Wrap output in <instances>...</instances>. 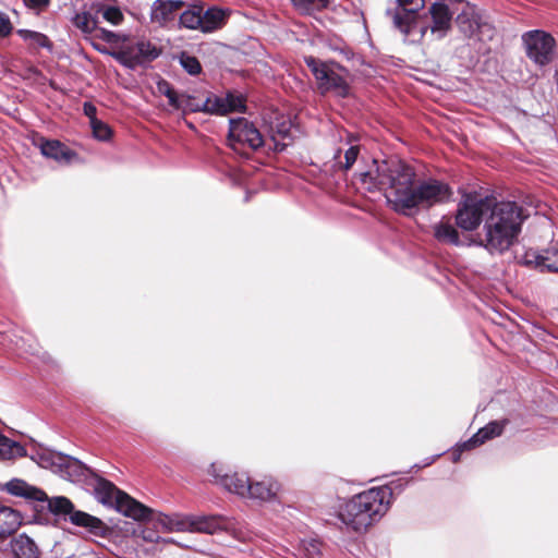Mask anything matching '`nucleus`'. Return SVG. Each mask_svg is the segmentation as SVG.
Returning <instances> with one entry per match:
<instances>
[{
  "label": "nucleus",
  "instance_id": "17",
  "mask_svg": "<svg viewBox=\"0 0 558 558\" xmlns=\"http://www.w3.org/2000/svg\"><path fill=\"white\" fill-rule=\"evenodd\" d=\"M155 527L166 532H185L189 530V518L181 514L157 513L153 517Z\"/></svg>",
  "mask_w": 558,
  "mask_h": 558
},
{
  "label": "nucleus",
  "instance_id": "45",
  "mask_svg": "<svg viewBox=\"0 0 558 558\" xmlns=\"http://www.w3.org/2000/svg\"><path fill=\"white\" fill-rule=\"evenodd\" d=\"M311 546L313 548V551L311 554L318 553V543L317 542L312 543Z\"/></svg>",
  "mask_w": 558,
  "mask_h": 558
},
{
  "label": "nucleus",
  "instance_id": "32",
  "mask_svg": "<svg viewBox=\"0 0 558 558\" xmlns=\"http://www.w3.org/2000/svg\"><path fill=\"white\" fill-rule=\"evenodd\" d=\"M180 64L190 75H198L202 73V64L198 59L186 52H182L180 56Z\"/></svg>",
  "mask_w": 558,
  "mask_h": 558
},
{
  "label": "nucleus",
  "instance_id": "50",
  "mask_svg": "<svg viewBox=\"0 0 558 558\" xmlns=\"http://www.w3.org/2000/svg\"><path fill=\"white\" fill-rule=\"evenodd\" d=\"M47 459L43 457V463H41V466H47Z\"/></svg>",
  "mask_w": 558,
  "mask_h": 558
},
{
  "label": "nucleus",
  "instance_id": "22",
  "mask_svg": "<svg viewBox=\"0 0 558 558\" xmlns=\"http://www.w3.org/2000/svg\"><path fill=\"white\" fill-rule=\"evenodd\" d=\"M223 524V519L218 515L189 518L187 531L213 534L221 529Z\"/></svg>",
  "mask_w": 558,
  "mask_h": 558
},
{
  "label": "nucleus",
  "instance_id": "19",
  "mask_svg": "<svg viewBox=\"0 0 558 558\" xmlns=\"http://www.w3.org/2000/svg\"><path fill=\"white\" fill-rule=\"evenodd\" d=\"M202 33H211L220 29L228 20V13L217 7L208 8L204 10L202 5Z\"/></svg>",
  "mask_w": 558,
  "mask_h": 558
},
{
  "label": "nucleus",
  "instance_id": "31",
  "mask_svg": "<svg viewBox=\"0 0 558 558\" xmlns=\"http://www.w3.org/2000/svg\"><path fill=\"white\" fill-rule=\"evenodd\" d=\"M225 99V107L227 113L230 112H244L246 109L245 98L242 95H234L232 93H228Z\"/></svg>",
  "mask_w": 558,
  "mask_h": 558
},
{
  "label": "nucleus",
  "instance_id": "28",
  "mask_svg": "<svg viewBox=\"0 0 558 558\" xmlns=\"http://www.w3.org/2000/svg\"><path fill=\"white\" fill-rule=\"evenodd\" d=\"M16 34L25 41H28L29 46L33 48L52 49L51 40L43 33L21 28L16 31Z\"/></svg>",
  "mask_w": 558,
  "mask_h": 558
},
{
  "label": "nucleus",
  "instance_id": "40",
  "mask_svg": "<svg viewBox=\"0 0 558 558\" xmlns=\"http://www.w3.org/2000/svg\"><path fill=\"white\" fill-rule=\"evenodd\" d=\"M13 31V25L7 13L0 12V37H8Z\"/></svg>",
  "mask_w": 558,
  "mask_h": 558
},
{
  "label": "nucleus",
  "instance_id": "18",
  "mask_svg": "<svg viewBox=\"0 0 558 558\" xmlns=\"http://www.w3.org/2000/svg\"><path fill=\"white\" fill-rule=\"evenodd\" d=\"M506 424H507L506 420L501 421V422L494 421V422L488 423L486 426L481 428L471 439L465 441L462 445V449L463 450L472 449L478 445L484 444L486 440H489L494 437L501 435Z\"/></svg>",
  "mask_w": 558,
  "mask_h": 558
},
{
  "label": "nucleus",
  "instance_id": "10",
  "mask_svg": "<svg viewBox=\"0 0 558 558\" xmlns=\"http://www.w3.org/2000/svg\"><path fill=\"white\" fill-rule=\"evenodd\" d=\"M161 53V49L149 40H138L134 45L113 51L111 56L122 65L134 69L146 62H151Z\"/></svg>",
  "mask_w": 558,
  "mask_h": 558
},
{
  "label": "nucleus",
  "instance_id": "13",
  "mask_svg": "<svg viewBox=\"0 0 558 558\" xmlns=\"http://www.w3.org/2000/svg\"><path fill=\"white\" fill-rule=\"evenodd\" d=\"M185 7L182 0H155L151 5L150 20L160 26H166L173 22L179 13Z\"/></svg>",
  "mask_w": 558,
  "mask_h": 558
},
{
  "label": "nucleus",
  "instance_id": "41",
  "mask_svg": "<svg viewBox=\"0 0 558 558\" xmlns=\"http://www.w3.org/2000/svg\"><path fill=\"white\" fill-rule=\"evenodd\" d=\"M169 105L175 110H181L183 104V94H178L177 92L172 93V95H168Z\"/></svg>",
  "mask_w": 558,
  "mask_h": 558
},
{
  "label": "nucleus",
  "instance_id": "43",
  "mask_svg": "<svg viewBox=\"0 0 558 558\" xmlns=\"http://www.w3.org/2000/svg\"><path fill=\"white\" fill-rule=\"evenodd\" d=\"M157 87L159 93L165 95L166 97H168V95H172V93L175 92L171 84L165 80L158 82Z\"/></svg>",
  "mask_w": 558,
  "mask_h": 558
},
{
  "label": "nucleus",
  "instance_id": "30",
  "mask_svg": "<svg viewBox=\"0 0 558 558\" xmlns=\"http://www.w3.org/2000/svg\"><path fill=\"white\" fill-rule=\"evenodd\" d=\"M203 112L210 114H227L223 97H207L203 102Z\"/></svg>",
  "mask_w": 558,
  "mask_h": 558
},
{
  "label": "nucleus",
  "instance_id": "33",
  "mask_svg": "<svg viewBox=\"0 0 558 558\" xmlns=\"http://www.w3.org/2000/svg\"><path fill=\"white\" fill-rule=\"evenodd\" d=\"M291 1L296 8L301 9L307 13L313 12V11H323V10L327 9L329 5V0H291Z\"/></svg>",
  "mask_w": 558,
  "mask_h": 558
},
{
  "label": "nucleus",
  "instance_id": "1",
  "mask_svg": "<svg viewBox=\"0 0 558 558\" xmlns=\"http://www.w3.org/2000/svg\"><path fill=\"white\" fill-rule=\"evenodd\" d=\"M375 165L374 171L360 173L361 184L368 192L384 191L388 204L398 214L413 216L418 208L428 209L452 195L451 187L438 180L416 185L414 169L400 159L375 161Z\"/></svg>",
  "mask_w": 558,
  "mask_h": 558
},
{
  "label": "nucleus",
  "instance_id": "26",
  "mask_svg": "<svg viewBox=\"0 0 558 558\" xmlns=\"http://www.w3.org/2000/svg\"><path fill=\"white\" fill-rule=\"evenodd\" d=\"M417 24V13L397 10L393 14V25L405 37H409Z\"/></svg>",
  "mask_w": 558,
  "mask_h": 558
},
{
  "label": "nucleus",
  "instance_id": "5",
  "mask_svg": "<svg viewBox=\"0 0 558 558\" xmlns=\"http://www.w3.org/2000/svg\"><path fill=\"white\" fill-rule=\"evenodd\" d=\"M304 63L311 70L320 95L332 93L340 98L351 94V86L347 80L349 71L336 61H322L313 56H305Z\"/></svg>",
  "mask_w": 558,
  "mask_h": 558
},
{
  "label": "nucleus",
  "instance_id": "6",
  "mask_svg": "<svg viewBox=\"0 0 558 558\" xmlns=\"http://www.w3.org/2000/svg\"><path fill=\"white\" fill-rule=\"evenodd\" d=\"M95 495L101 504L114 507L124 517L135 521L147 520L154 513L150 508L120 490L109 481L102 478L97 481Z\"/></svg>",
  "mask_w": 558,
  "mask_h": 558
},
{
  "label": "nucleus",
  "instance_id": "23",
  "mask_svg": "<svg viewBox=\"0 0 558 558\" xmlns=\"http://www.w3.org/2000/svg\"><path fill=\"white\" fill-rule=\"evenodd\" d=\"M435 239L445 244L459 245L460 236L457 229L449 222L441 220L433 227Z\"/></svg>",
  "mask_w": 558,
  "mask_h": 558
},
{
  "label": "nucleus",
  "instance_id": "27",
  "mask_svg": "<svg viewBox=\"0 0 558 558\" xmlns=\"http://www.w3.org/2000/svg\"><path fill=\"white\" fill-rule=\"evenodd\" d=\"M26 454L24 447L0 433V460H13Z\"/></svg>",
  "mask_w": 558,
  "mask_h": 558
},
{
  "label": "nucleus",
  "instance_id": "8",
  "mask_svg": "<svg viewBox=\"0 0 558 558\" xmlns=\"http://www.w3.org/2000/svg\"><path fill=\"white\" fill-rule=\"evenodd\" d=\"M492 201L493 198L490 197H477L472 194L465 195L458 205L456 214L457 226L465 231L477 229L481 222L485 220Z\"/></svg>",
  "mask_w": 558,
  "mask_h": 558
},
{
  "label": "nucleus",
  "instance_id": "47",
  "mask_svg": "<svg viewBox=\"0 0 558 558\" xmlns=\"http://www.w3.org/2000/svg\"><path fill=\"white\" fill-rule=\"evenodd\" d=\"M426 31H427V27H423V28L421 29V38H423V37H424V35L426 34Z\"/></svg>",
  "mask_w": 558,
  "mask_h": 558
},
{
  "label": "nucleus",
  "instance_id": "48",
  "mask_svg": "<svg viewBox=\"0 0 558 558\" xmlns=\"http://www.w3.org/2000/svg\"><path fill=\"white\" fill-rule=\"evenodd\" d=\"M276 149H277V150H280V151H281V150H283V149H284V144H283V145H280V146H279V144H277V145H276Z\"/></svg>",
  "mask_w": 558,
  "mask_h": 558
},
{
  "label": "nucleus",
  "instance_id": "16",
  "mask_svg": "<svg viewBox=\"0 0 558 558\" xmlns=\"http://www.w3.org/2000/svg\"><path fill=\"white\" fill-rule=\"evenodd\" d=\"M280 490V484L272 478L251 482L250 489L245 497L258 499L260 501L274 500Z\"/></svg>",
  "mask_w": 558,
  "mask_h": 558
},
{
  "label": "nucleus",
  "instance_id": "37",
  "mask_svg": "<svg viewBox=\"0 0 558 558\" xmlns=\"http://www.w3.org/2000/svg\"><path fill=\"white\" fill-rule=\"evenodd\" d=\"M399 8L405 12L418 13L425 7V0H397Z\"/></svg>",
  "mask_w": 558,
  "mask_h": 558
},
{
  "label": "nucleus",
  "instance_id": "25",
  "mask_svg": "<svg viewBox=\"0 0 558 558\" xmlns=\"http://www.w3.org/2000/svg\"><path fill=\"white\" fill-rule=\"evenodd\" d=\"M202 4H192L184 10L179 17L181 27L187 29H197L202 32Z\"/></svg>",
  "mask_w": 558,
  "mask_h": 558
},
{
  "label": "nucleus",
  "instance_id": "39",
  "mask_svg": "<svg viewBox=\"0 0 558 558\" xmlns=\"http://www.w3.org/2000/svg\"><path fill=\"white\" fill-rule=\"evenodd\" d=\"M95 37L109 44H116L120 40V36L111 31L96 26Z\"/></svg>",
  "mask_w": 558,
  "mask_h": 558
},
{
  "label": "nucleus",
  "instance_id": "34",
  "mask_svg": "<svg viewBox=\"0 0 558 558\" xmlns=\"http://www.w3.org/2000/svg\"><path fill=\"white\" fill-rule=\"evenodd\" d=\"M93 135L99 141H109L113 134L112 129L101 120H95L90 123Z\"/></svg>",
  "mask_w": 558,
  "mask_h": 558
},
{
  "label": "nucleus",
  "instance_id": "38",
  "mask_svg": "<svg viewBox=\"0 0 558 558\" xmlns=\"http://www.w3.org/2000/svg\"><path fill=\"white\" fill-rule=\"evenodd\" d=\"M359 154H360V146H357V145L351 146L344 153V162L343 163L340 162L341 163V168L343 170H349L354 165V162L356 161Z\"/></svg>",
  "mask_w": 558,
  "mask_h": 558
},
{
  "label": "nucleus",
  "instance_id": "44",
  "mask_svg": "<svg viewBox=\"0 0 558 558\" xmlns=\"http://www.w3.org/2000/svg\"><path fill=\"white\" fill-rule=\"evenodd\" d=\"M24 3L29 9H43L50 3V0H24Z\"/></svg>",
  "mask_w": 558,
  "mask_h": 558
},
{
  "label": "nucleus",
  "instance_id": "2",
  "mask_svg": "<svg viewBox=\"0 0 558 558\" xmlns=\"http://www.w3.org/2000/svg\"><path fill=\"white\" fill-rule=\"evenodd\" d=\"M527 217L518 203L493 198L476 242L490 254L504 253L514 244Z\"/></svg>",
  "mask_w": 558,
  "mask_h": 558
},
{
  "label": "nucleus",
  "instance_id": "15",
  "mask_svg": "<svg viewBox=\"0 0 558 558\" xmlns=\"http://www.w3.org/2000/svg\"><path fill=\"white\" fill-rule=\"evenodd\" d=\"M40 151L45 157L65 165L72 162V160L77 157L74 150L58 140L43 141Z\"/></svg>",
  "mask_w": 558,
  "mask_h": 558
},
{
  "label": "nucleus",
  "instance_id": "7",
  "mask_svg": "<svg viewBox=\"0 0 558 558\" xmlns=\"http://www.w3.org/2000/svg\"><path fill=\"white\" fill-rule=\"evenodd\" d=\"M227 141L235 153L246 158L264 145V137L259 130L246 118L229 121Z\"/></svg>",
  "mask_w": 558,
  "mask_h": 558
},
{
  "label": "nucleus",
  "instance_id": "35",
  "mask_svg": "<svg viewBox=\"0 0 558 558\" xmlns=\"http://www.w3.org/2000/svg\"><path fill=\"white\" fill-rule=\"evenodd\" d=\"M181 110L187 112H203V102H198L194 96L183 94V104Z\"/></svg>",
  "mask_w": 558,
  "mask_h": 558
},
{
  "label": "nucleus",
  "instance_id": "36",
  "mask_svg": "<svg viewBox=\"0 0 558 558\" xmlns=\"http://www.w3.org/2000/svg\"><path fill=\"white\" fill-rule=\"evenodd\" d=\"M102 16L107 22L113 25L121 24L124 19L123 13L117 7H107L102 12Z\"/></svg>",
  "mask_w": 558,
  "mask_h": 558
},
{
  "label": "nucleus",
  "instance_id": "24",
  "mask_svg": "<svg viewBox=\"0 0 558 558\" xmlns=\"http://www.w3.org/2000/svg\"><path fill=\"white\" fill-rule=\"evenodd\" d=\"M21 523L20 514L9 508L0 507V537L13 533Z\"/></svg>",
  "mask_w": 558,
  "mask_h": 558
},
{
  "label": "nucleus",
  "instance_id": "14",
  "mask_svg": "<svg viewBox=\"0 0 558 558\" xmlns=\"http://www.w3.org/2000/svg\"><path fill=\"white\" fill-rule=\"evenodd\" d=\"M524 264L534 266L541 272L558 274V248H548L542 253L527 251L524 255Z\"/></svg>",
  "mask_w": 558,
  "mask_h": 558
},
{
  "label": "nucleus",
  "instance_id": "29",
  "mask_svg": "<svg viewBox=\"0 0 558 558\" xmlns=\"http://www.w3.org/2000/svg\"><path fill=\"white\" fill-rule=\"evenodd\" d=\"M73 24L84 34H93L98 24L97 17H94L89 12H81L73 17Z\"/></svg>",
  "mask_w": 558,
  "mask_h": 558
},
{
  "label": "nucleus",
  "instance_id": "9",
  "mask_svg": "<svg viewBox=\"0 0 558 558\" xmlns=\"http://www.w3.org/2000/svg\"><path fill=\"white\" fill-rule=\"evenodd\" d=\"M527 58L539 66L549 64L554 59L556 40L544 31H531L523 35Z\"/></svg>",
  "mask_w": 558,
  "mask_h": 558
},
{
  "label": "nucleus",
  "instance_id": "46",
  "mask_svg": "<svg viewBox=\"0 0 558 558\" xmlns=\"http://www.w3.org/2000/svg\"><path fill=\"white\" fill-rule=\"evenodd\" d=\"M56 459L60 462V465H62L63 461L65 460L62 456H57Z\"/></svg>",
  "mask_w": 558,
  "mask_h": 558
},
{
  "label": "nucleus",
  "instance_id": "49",
  "mask_svg": "<svg viewBox=\"0 0 558 558\" xmlns=\"http://www.w3.org/2000/svg\"><path fill=\"white\" fill-rule=\"evenodd\" d=\"M144 538H145V539H147V541H150V542L155 541V539H154V537H153L151 535L144 536Z\"/></svg>",
  "mask_w": 558,
  "mask_h": 558
},
{
  "label": "nucleus",
  "instance_id": "12",
  "mask_svg": "<svg viewBox=\"0 0 558 558\" xmlns=\"http://www.w3.org/2000/svg\"><path fill=\"white\" fill-rule=\"evenodd\" d=\"M221 471V468L217 464H213L209 473L215 477L216 482L228 492L245 497L250 489V478L244 473L235 472L232 474H222Z\"/></svg>",
  "mask_w": 558,
  "mask_h": 558
},
{
  "label": "nucleus",
  "instance_id": "21",
  "mask_svg": "<svg viewBox=\"0 0 558 558\" xmlns=\"http://www.w3.org/2000/svg\"><path fill=\"white\" fill-rule=\"evenodd\" d=\"M429 14L433 20L432 32H447L451 28L452 14L447 4L435 2L429 8Z\"/></svg>",
  "mask_w": 558,
  "mask_h": 558
},
{
  "label": "nucleus",
  "instance_id": "3",
  "mask_svg": "<svg viewBox=\"0 0 558 558\" xmlns=\"http://www.w3.org/2000/svg\"><path fill=\"white\" fill-rule=\"evenodd\" d=\"M392 492L387 486L371 488L351 498L340 510L339 519L355 532H365L388 510Z\"/></svg>",
  "mask_w": 558,
  "mask_h": 558
},
{
  "label": "nucleus",
  "instance_id": "20",
  "mask_svg": "<svg viewBox=\"0 0 558 558\" xmlns=\"http://www.w3.org/2000/svg\"><path fill=\"white\" fill-rule=\"evenodd\" d=\"M11 551L16 558H39L40 551L36 543L26 534L15 536L11 543Z\"/></svg>",
  "mask_w": 558,
  "mask_h": 558
},
{
  "label": "nucleus",
  "instance_id": "4",
  "mask_svg": "<svg viewBox=\"0 0 558 558\" xmlns=\"http://www.w3.org/2000/svg\"><path fill=\"white\" fill-rule=\"evenodd\" d=\"M3 490L12 496L22 497L29 501L46 502L50 512L54 514H70V521L73 524L86 527L95 534H99L104 530L100 519L83 511H74L73 504L66 497L48 498L44 490L29 485L24 480L12 478L3 485Z\"/></svg>",
  "mask_w": 558,
  "mask_h": 558
},
{
  "label": "nucleus",
  "instance_id": "42",
  "mask_svg": "<svg viewBox=\"0 0 558 558\" xmlns=\"http://www.w3.org/2000/svg\"><path fill=\"white\" fill-rule=\"evenodd\" d=\"M83 111H84V114L89 118L90 123H93V121H95V120H98L96 117L97 108L92 102H89V101L84 102Z\"/></svg>",
  "mask_w": 558,
  "mask_h": 558
},
{
  "label": "nucleus",
  "instance_id": "11",
  "mask_svg": "<svg viewBox=\"0 0 558 558\" xmlns=\"http://www.w3.org/2000/svg\"><path fill=\"white\" fill-rule=\"evenodd\" d=\"M456 23L459 29L469 38L477 37L478 40L492 39L495 33L494 27L489 23L483 22L475 8L469 3L458 14Z\"/></svg>",
  "mask_w": 558,
  "mask_h": 558
}]
</instances>
